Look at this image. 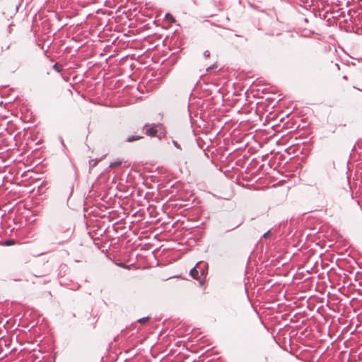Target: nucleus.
<instances>
[{"instance_id": "obj_1", "label": "nucleus", "mask_w": 362, "mask_h": 362, "mask_svg": "<svg viewBox=\"0 0 362 362\" xmlns=\"http://www.w3.org/2000/svg\"><path fill=\"white\" fill-rule=\"evenodd\" d=\"M208 270V264L204 261H200L192 267L189 272H206Z\"/></svg>"}, {"instance_id": "obj_2", "label": "nucleus", "mask_w": 362, "mask_h": 362, "mask_svg": "<svg viewBox=\"0 0 362 362\" xmlns=\"http://www.w3.org/2000/svg\"><path fill=\"white\" fill-rule=\"evenodd\" d=\"M206 273H189V275L194 279L199 280V284L202 286L204 284V279L206 278Z\"/></svg>"}, {"instance_id": "obj_3", "label": "nucleus", "mask_w": 362, "mask_h": 362, "mask_svg": "<svg viewBox=\"0 0 362 362\" xmlns=\"http://www.w3.org/2000/svg\"><path fill=\"white\" fill-rule=\"evenodd\" d=\"M143 130L145 134L148 136H155L157 133V129L154 127H148L147 124L144 127Z\"/></svg>"}, {"instance_id": "obj_4", "label": "nucleus", "mask_w": 362, "mask_h": 362, "mask_svg": "<svg viewBox=\"0 0 362 362\" xmlns=\"http://www.w3.org/2000/svg\"><path fill=\"white\" fill-rule=\"evenodd\" d=\"M142 138V136H129L127 139V142H133V141H137V140H139Z\"/></svg>"}, {"instance_id": "obj_5", "label": "nucleus", "mask_w": 362, "mask_h": 362, "mask_svg": "<svg viewBox=\"0 0 362 362\" xmlns=\"http://www.w3.org/2000/svg\"><path fill=\"white\" fill-rule=\"evenodd\" d=\"M122 163V161L120 160H117L115 162H112L109 165V168H116V167H118L119 165H121V164Z\"/></svg>"}, {"instance_id": "obj_6", "label": "nucleus", "mask_w": 362, "mask_h": 362, "mask_svg": "<svg viewBox=\"0 0 362 362\" xmlns=\"http://www.w3.org/2000/svg\"><path fill=\"white\" fill-rule=\"evenodd\" d=\"M100 160V159H93V160H90V162H89L90 168H93L95 166H96Z\"/></svg>"}, {"instance_id": "obj_7", "label": "nucleus", "mask_w": 362, "mask_h": 362, "mask_svg": "<svg viewBox=\"0 0 362 362\" xmlns=\"http://www.w3.org/2000/svg\"><path fill=\"white\" fill-rule=\"evenodd\" d=\"M53 69L57 71V72H61L62 71V66L61 64H59V63H56L53 65Z\"/></svg>"}, {"instance_id": "obj_8", "label": "nucleus", "mask_w": 362, "mask_h": 362, "mask_svg": "<svg viewBox=\"0 0 362 362\" xmlns=\"http://www.w3.org/2000/svg\"><path fill=\"white\" fill-rule=\"evenodd\" d=\"M243 220H240H240H238V221H237L235 223L234 226L231 228V230H232V229H234V228H238V226H240L243 223Z\"/></svg>"}, {"instance_id": "obj_9", "label": "nucleus", "mask_w": 362, "mask_h": 362, "mask_svg": "<svg viewBox=\"0 0 362 362\" xmlns=\"http://www.w3.org/2000/svg\"><path fill=\"white\" fill-rule=\"evenodd\" d=\"M116 264H117L118 266H119L120 267H122L123 269H130V267L126 265L124 263L119 262V263H116Z\"/></svg>"}, {"instance_id": "obj_10", "label": "nucleus", "mask_w": 362, "mask_h": 362, "mask_svg": "<svg viewBox=\"0 0 362 362\" xmlns=\"http://www.w3.org/2000/svg\"><path fill=\"white\" fill-rule=\"evenodd\" d=\"M148 320V317H143V318H141L138 320L139 322L140 323H144L146 322H147Z\"/></svg>"}, {"instance_id": "obj_11", "label": "nucleus", "mask_w": 362, "mask_h": 362, "mask_svg": "<svg viewBox=\"0 0 362 362\" xmlns=\"http://www.w3.org/2000/svg\"><path fill=\"white\" fill-rule=\"evenodd\" d=\"M204 57L207 59L210 57V52L209 50H206L204 52Z\"/></svg>"}, {"instance_id": "obj_12", "label": "nucleus", "mask_w": 362, "mask_h": 362, "mask_svg": "<svg viewBox=\"0 0 362 362\" xmlns=\"http://www.w3.org/2000/svg\"><path fill=\"white\" fill-rule=\"evenodd\" d=\"M173 143L174 146H175L176 148H180V145L178 144V143H177V141H173Z\"/></svg>"}, {"instance_id": "obj_13", "label": "nucleus", "mask_w": 362, "mask_h": 362, "mask_svg": "<svg viewBox=\"0 0 362 362\" xmlns=\"http://www.w3.org/2000/svg\"><path fill=\"white\" fill-rule=\"evenodd\" d=\"M336 68L339 70V65L338 64H335L334 65Z\"/></svg>"}, {"instance_id": "obj_14", "label": "nucleus", "mask_w": 362, "mask_h": 362, "mask_svg": "<svg viewBox=\"0 0 362 362\" xmlns=\"http://www.w3.org/2000/svg\"><path fill=\"white\" fill-rule=\"evenodd\" d=\"M168 17H170V18L173 19V17L170 14L166 15V18H168Z\"/></svg>"}, {"instance_id": "obj_15", "label": "nucleus", "mask_w": 362, "mask_h": 362, "mask_svg": "<svg viewBox=\"0 0 362 362\" xmlns=\"http://www.w3.org/2000/svg\"><path fill=\"white\" fill-rule=\"evenodd\" d=\"M12 243H13V241H9L8 243H7V245H11Z\"/></svg>"}, {"instance_id": "obj_16", "label": "nucleus", "mask_w": 362, "mask_h": 362, "mask_svg": "<svg viewBox=\"0 0 362 362\" xmlns=\"http://www.w3.org/2000/svg\"><path fill=\"white\" fill-rule=\"evenodd\" d=\"M212 69V66H209L207 68V71H209V70Z\"/></svg>"}, {"instance_id": "obj_17", "label": "nucleus", "mask_w": 362, "mask_h": 362, "mask_svg": "<svg viewBox=\"0 0 362 362\" xmlns=\"http://www.w3.org/2000/svg\"><path fill=\"white\" fill-rule=\"evenodd\" d=\"M332 270H333V268H331L327 272H332Z\"/></svg>"}, {"instance_id": "obj_18", "label": "nucleus", "mask_w": 362, "mask_h": 362, "mask_svg": "<svg viewBox=\"0 0 362 362\" xmlns=\"http://www.w3.org/2000/svg\"><path fill=\"white\" fill-rule=\"evenodd\" d=\"M362 1V0H361Z\"/></svg>"}]
</instances>
